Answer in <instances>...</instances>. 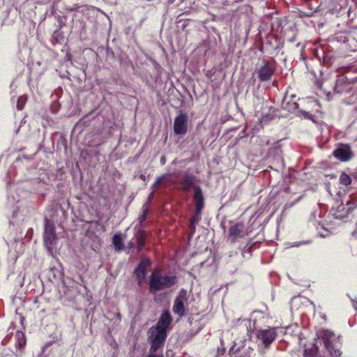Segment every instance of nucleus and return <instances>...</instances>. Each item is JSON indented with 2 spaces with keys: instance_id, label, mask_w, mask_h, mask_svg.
<instances>
[{
  "instance_id": "obj_29",
  "label": "nucleus",
  "mask_w": 357,
  "mask_h": 357,
  "mask_svg": "<svg viewBox=\"0 0 357 357\" xmlns=\"http://www.w3.org/2000/svg\"><path fill=\"white\" fill-rule=\"evenodd\" d=\"M128 247H129V248H132L134 247V243L132 241H130L128 243Z\"/></svg>"
},
{
  "instance_id": "obj_21",
  "label": "nucleus",
  "mask_w": 357,
  "mask_h": 357,
  "mask_svg": "<svg viewBox=\"0 0 357 357\" xmlns=\"http://www.w3.org/2000/svg\"><path fill=\"white\" fill-rule=\"evenodd\" d=\"M347 213H351L353 211H356L357 213V204L354 201H348L347 202Z\"/></svg>"
},
{
  "instance_id": "obj_24",
  "label": "nucleus",
  "mask_w": 357,
  "mask_h": 357,
  "mask_svg": "<svg viewBox=\"0 0 357 357\" xmlns=\"http://www.w3.org/2000/svg\"><path fill=\"white\" fill-rule=\"evenodd\" d=\"M156 352H150L147 357H164L162 354H157Z\"/></svg>"
},
{
  "instance_id": "obj_5",
  "label": "nucleus",
  "mask_w": 357,
  "mask_h": 357,
  "mask_svg": "<svg viewBox=\"0 0 357 357\" xmlns=\"http://www.w3.org/2000/svg\"><path fill=\"white\" fill-rule=\"evenodd\" d=\"M167 337V331H163L154 328L149 330V340L151 342L150 352H156L162 348Z\"/></svg>"
},
{
  "instance_id": "obj_2",
  "label": "nucleus",
  "mask_w": 357,
  "mask_h": 357,
  "mask_svg": "<svg viewBox=\"0 0 357 357\" xmlns=\"http://www.w3.org/2000/svg\"><path fill=\"white\" fill-rule=\"evenodd\" d=\"M176 282L175 275H162L158 269L154 270L149 277V291L155 292L173 287Z\"/></svg>"
},
{
  "instance_id": "obj_30",
  "label": "nucleus",
  "mask_w": 357,
  "mask_h": 357,
  "mask_svg": "<svg viewBox=\"0 0 357 357\" xmlns=\"http://www.w3.org/2000/svg\"><path fill=\"white\" fill-rule=\"evenodd\" d=\"M160 162H161V163H162V164H165V157H164V156H163V157H162V158H161V160H160Z\"/></svg>"
},
{
  "instance_id": "obj_27",
  "label": "nucleus",
  "mask_w": 357,
  "mask_h": 357,
  "mask_svg": "<svg viewBox=\"0 0 357 357\" xmlns=\"http://www.w3.org/2000/svg\"><path fill=\"white\" fill-rule=\"evenodd\" d=\"M302 114L303 115V116L305 118H307V119H312V114H310L309 112H302Z\"/></svg>"
},
{
  "instance_id": "obj_4",
  "label": "nucleus",
  "mask_w": 357,
  "mask_h": 357,
  "mask_svg": "<svg viewBox=\"0 0 357 357\" xmlns=\"http://www.w3.org/2000/svg\"><path fill=\"white\" fill-rule=\"evenodd\" d=\"M193 200L195 205V211L194 215L190 220V225H197L201 220L202 212L204 207V197L200 186L195 188Z\"/></svg>"
},
{
  "instance_id": "obj_3",
  "label": "nucleus",
  "mask_w": 357,
  "mask_h": 357,
  "mask_svg": "<svg viewBox=\"0 0 357 357\" xmlns=\"http://www.w3.org/2000/svg\"><path fill=\"white\" fill-rule=\"evenodd\" d=\"M333 92L340 95L351 93V96L357 97V79L350 80L344 75H338L333 86Z\"/></svg>"
},
{
  "instance_id": "obj_32",
  "label": "nucleus",
  "mask_w": 357,
  "mask_h": 357,
  "mask_svg": "<svg viewBox=\"0 0 357 357\" xmlns=\"http://www.w3.org/2000/svg\"><path fill=\"white\" fill-rule=\"evenodd\" d=\"M320 88L323 89L324 90H325V89L324 88L323 85H321Z\"/></svg>"
},
{
  "instance_id": "obj_7",
  "label": "nucleus",
  "mask_w": 357,
  "mask_h": 357,
  "mask_svg": "<svg viewBox=\"0 0 357 357\" xmlns=\"http://www.w3.org/2000/svg\"><path fill=\"white\" fill-rule=\"evenodd\" d=\"M151 265V261L149 258H142L137 266L134 271V275L138 286H142L144 280L146 278L148 268Z\"/></svg>"
},
{
  "instance_id": "obj_14",
  "label": "nucleus",
  "mask_w": 357,
  "mask_h": 357,
  "mask_svg": "<svg viewBox=\"0 0 357 357\" xmlns=\"http://www.w3.org/2000/svg\"><path fill=\"white\" fill-rule=\"evenodd\" d=\"M172 321V317L169 312V311H165L160 315L159 320L155 326H152L151 328H154L158 330H161L163 331H167V328L169 326Z\"/></svg>"
},
{
  "instance_id": "obj_13",
  "label": "nucleus",
  "mask_w": 357,
  "mask_h": 357,
  "mask_svg": "<svg viewBox=\"0 0 357 357\" xmlns=\"http://www.w3.org/2000/svg\"><path fill=\"white\" fill-rule=\"evenodd\" d=\"M186 301V298L185 295H178L173 305V312L174 314L178 315L180 317L185 316V308L184 305V302Z\"/></svg>"
},
{
  "instance_id": "obj_28",
  "label": "nucleus",
  "mask_w": 357,
  "mask_h": 357,
  "mask_svg": "<svg viewBox=\"0 0 357 357\" xmlns=\"http://www.w3.org/2000/svg\"><path fill=\"white\" fill-rule=\"evenodd\" d=\"M59 35V33L57 31H55L53 34V38L56 40V41H58V36Z\"/></svg>"
},
{
  "instance_id": "obj_16",
  "label": "nucleus",
  "mask_w": 357,
  "mask_h": 357,
  "mask_svg": "<svg viewBox=\"0 0 357 357\" xmlns=\"http://www.w3.org/2000/svg\"><path fill=\"white\" fill-rule=\"evenodd\" d=\"M137 236V252H141L142 249L144 248L146 240V233L145 231L142 229H139L136 234Z\"/></svg>"
},
{
  "instance_id": "obj_20",
  "label": "nucleus",
  "mask_w": 357,
  "mask_h": 357,
  "mask_svg": "<svg viewBox=\"0 0 357 357\" xmlns=\"http://www.w3.org/2000/svg\"><path fill=\"white\" fill-rule=\"evenodd\" d=\"M15 337L17 338L16 345L19 348L23 347L25 345V344H26V340H25V337H24V333H22V332L17 331L16 335H15Z\"/></svg>"
},
{
  "instance_id": "obj_31",
  "label": "nucleus",
  "mask_w": 357,
  "mask_h": 357,
  "mask_svg": "<svg viewBox=\"0 0 357 357\" xmlns=\"http://www.w3.org/2000/svg\"><path fill=\"white\" fill-rule=\"evenodd\" d=\"M141 178H144V176H143L142 174L140 176Z\"/></svg>"
},
{
  "instance_id": "obj_23",
  "label": "nucleus",
  "mask_w": 357,
  "mask_h": 357,
  "mask_svg": "<svg viewBox=\"0 0 357 357\" xmlns=\"http://www.w3.org/2000/svg\"><path fill=\"white\" fill-rule=\"evenodd\" d=\"M24 105V100L23 98L21 97L18 99L17 101V107L19 109H22Z\"/></svg>"
},
{
  "instance_id": "obj_19",
  "label": "nucleus",
  "mask_w": 357,
  "mask_h": 357,
  "mask_svg": "<svg viewBox=\"0 0 357 357\" xmlns=\"http://www.w3.org/2000/svg\"><path fill=\"white\" fill-rule=\"evenodd\" d=\"M339 181L341 185L348 186L351 183V178L347 174L342 172L340 176Z\"/></svg>"
},
{
  "instance_id": "obj_6",
  "label": "nucleus",
  "mask_w": 357,
  "mask_h": 357,
  "mask_svg": "<svg viewBox=\"0 0 357 357\" xmlns=\"http://www.w3.org/2000/svg\"><path fill=\"white\" fill-rule=\"evenodd\" d=\"M333 155L342 162L350 161L354 156V153L349 144H339L333 151Z\"/></svg>"
},
{
  "instance_id": "obj_1",
  "label": "nucleus",
  "mask_w": 357,
  "mask_h": 357,
  "mask_svg": "<svg viewBox=\"0 0 357 357\" xmlns=\"http://www.w3.org/2000/svg\"><path fill=\"white\" fill-rule=\"evenodd\" d=\"M319 339L324 344L325 351L320 354L319 347L313 344L310 348L305 349L304 357H339L341 355L339 345L334 333L329 330H322L319 335Z\"/></svg>"
},
{
  "instance_id": "obj_18",
  "label": "nucleus",
  "mask_w": 357,
  "mask_h": 357,
  "mask_svg": "<svg viewBox=\"0 0 357 357\" xmlns=\"http://www.w3.org/2000/svg\"><path fill=\"white\" fill-rule=\"evenodd\" d=\"M148 213H149V208L147 206H143L142 213L138 218L139 227L141 228L144 227V222L146 220V219L147 218Z\"/></svg>"
},
{
  "instance_id": "obj_8",
  "label": "nucleus",
  "mask_w": 357,
  "mask_h": 357,
  "mask_svg": "<svg viewBox=\"0 0 357 357\" xmlns=\"http://www.w3.org/2000/svg\"><path fill=\"white\" fill-rule=\"evenodd\" d=\"M276 70L275 62L273 61H267L261 66L257 71L258 78L261 82H266L271 79Z\"/></svg>"
},
{
  "instance_id": "obj_10",
  "label": "nucleus",
  "mask_w": 357,
  "mask_h": 357,
  "mask_svg": "<svg viewBox=\"0 0 357 357\" xmlns=\"http://www.w3.org/2000/svg\"><path fill=\"white\" fill-rule=\"evenodd\" d=\"M56 236L54 224L45 218V227L44 231L45 245L49 250H51L53 248V245L56 243Z\"/></svg>"
},
{
  "instance_id": "obj_26",
  "label": "nucleus",
  "mask_w": 357,
  "mask_h": 357,
  "mask_svg": "<svg viewBox=\"0 0 357 357\" xmlns=\"http://www.w3.org/2000/svg\"><path fill=\"white\" fill-rule=\"evenodd\" d=\"M302 114L303 115V116L305 118H307V119H312V114H310L309 112H302Z\"/></svg>"
},
{
  "instance_id": "obj_11",
  "label": "nucleus",
  "mask_w": 357,
  "mask_h": 357,
  "mask_svg": "<svg viewBox=\"0 0 357 357\" xmlns=\"http://www.w3.org/2000/svg\"><path fill=\"white\" fill-rule=\"evenodd\" d=\"M248 235L245 231V225L242 222H237L230 227L228 231V240L230 243H235L238 238H243Z\"/></svg>"
},
{
  "instance_id": "obj_22",
  "label": "nucleus",
  "mask_w": 357,
  "mask_h": 357,
  "mask_svg": "<svg viewBox=\"0 0 357 357\" xmlns=\"http://www.w3.org/2000/svg\"><path fill=\"white\" fill-rule=\"evenodd\" d=\"M165 178V176H159L156 181L154 182V183L153 184V188H157L158 186H159L160 184H162V183L163 182V180Z\"/></svg>"
},
{
  "instance_id": "obj_15",
  "label": "nucleus",
  "mask_w": 357,
  "mask_h": 357,
  "mask_svg": "<svg viewBox=\"0 0 357 357\" xmlns=\"http://www.w3.org/2000/svg\"><path fill=\"white\" fill-rule=\"evenodd\" d=\"M195 176L191 174H185L181 181V189L183 191H188L190 188H193L195 191V188L198 185H195Z\"/></svg>"
},
{
  "instance_id": "obj_9",
  "label": "nucleus",
  "mask_w": 357,
  "mask_h": 357,
  "mask_svg": "<svg viewBox=\"0 0 357 357\" xmlns=\"http://www.w3.org/2000/svg\"><path fill=\"white\" fill-rule=\"evenodd\" d=\"M257 337L260 340L266 347H269L277 337L276 328L268 327L259 329L256 333Z\"/></svg>"
},
{
  "instance_id": "obj_12",
  "label": "nucleus",
  "mask_w": 357,
  "mask_h": 357,
  "mask_svg": "<svg viewBox=\"0 0 357 357\" xmlns=\"http://www.w3.org/2000/svg\"><path fill=\"white\" fill-rule=\"evenodd\" d=\"M174 132L178 135H184L188 131V116L185 113H181L174 121Z\"/></svg>"
},
{
  "instance_id": "obj_17",
  "label": "nucleus",
  "mask_w": 357,
  "mask_h": 357,
  "mask_svg": "<svg viewBox=\"0 0 357 357\" xmlns=\"http://www.w3.org/2000/svg\"><path fill=\"white\" fill-rule=\"evenodd\" d=\"M112 243L116 250L121 251L124 249V244L121 234L117 233L113 236Z\"/></svg>"
},
{
  "instance_id": "obj_25",
  "label": "nucleus",
  "mask_w": 357,
  "mask_h": 357,
  "mask_svg": "<svg viewBox=\"0 0 357 357\" xmlns=\"http://www.w3.org/2000/svg\"><path fill=\"white\" fill-rule=\"evenodd\" d=\"M196 225H190V223L189 224V228H190V234L191 235H193L195 232V230H196V227H195Z\"/></svg>"
}]
</instances>
